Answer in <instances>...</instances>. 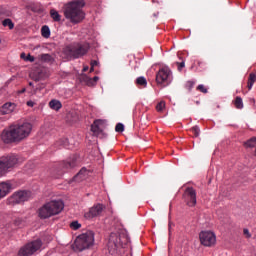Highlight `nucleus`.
<instances>
[{"mask_svg":"<svg viewBox=\"0 0 256 256\" xmlns=\"http://www.w3.org/2000/svg\"><path fill=\"white\" fill-rule=\"evenodd\" d=\"M31 131H33V124L29 121L20 120L1 132V141L5 145L21 143L31 135Z\"/></svg>","mask_w":256,"mask_h":256,"instance_id":"f257e3e1","label":"nucleus"},{"mask_svg":"<svg viewBox=\"0 0 256 256\" xmlns=\"http://www.w3.org/2000/svg\"><path fill=\"white\" fill-rule=\"evenodd\" d=\"M85 0H74L66 4L64 9V17L73 25H77L85 19Z\"/></svg>","mask_w":256,"mask_h":256,"instance_id":"f03ea898","label":"nucleus"},{"mask_svg":"<svg viewBox=\"0 0 256 256\" xmlns=\"http://www.w3.org/2000/svg\"><path fill=\"white\" fill-rule=\"evenodd\" d=\"M65 208V204L61 200H52L45 203L38 209V217L40 219H49L55 215H59Z\"/></svg>","mask_w":256,"mask_h":256,"instance_id":"7ed1b4c3","label":"nucleus"},{"mask_svg":"<svg viewBox=\"0 0 256 256\" xmlns=\"http://www.w3.org/2000/svg\"><path fill=\"white\" fill-rule=\"evenodd\" d=\"M95 245V233L91 230L86 231L85 233L77 236L73 249L74 251H85L87 249H91Z\"/></svg>","mask_w":256,"mask_h":256,"instance_id":"20e7f679","label":"nucleus"},{"mask_svg":"<svg viewBox=\"0 0 256 256\" xmlns=\"http://www.w3.org/2000/svg\"><path fill=\"white\" fill-rule=\"evenodd\" d=\"M88 43H74L66 46L64 48V53L71 59H79V57H83V55H87L89 51Z\"/></svg>","mask_w":256,"mask_h":256,"instance_id":"39448f33","label":"nucleus"},{"mask_svg":"<svg viewBox=\"0 0 256 256\" xmlns=\"http://www.w3.org/2000/svg\"><path fill=\"white\" fill-rule=\"evenodd\" d=\"M127 243V236L125 234L111 233L108 240V251L110 255H117V251Z\"/></svg>","mask_w":256,"mask_h":256,"instance_id":"423d86ee","label":"nucleus"},{"mask_svg":"<svg viewBox=\"0 0 256 256\" xmlns=\"http://www.w3.org/2000/svg\"><path fill=\"white\" fill-rule=\"evenodd\" d=\"M19 163V157L16 154H6L0 158V177H5L9 169H13Z\"/></svg>","mask_w":256,"mask_h":256,"instance_id":"0eeeda50","label":"nucleus"},{"mask_svg":"<svg viewBox=\"0 0 256 256\" xmlns=\"http://www.w3.org/2000/svg\"><path fill=\"white\" fill-rule=\"evenodd\" d=\"M43 242L41 239L34 240L22 246L18 251V256H31L41 249Z\"/></svg>","mask_w":256,"mask_h":256,"instance_id":"6e6552de","label":"nucleus"},{"mask_svg":"<svg viewBox=\"0 0 256 256\" xmlns=\"http://www.w3.org/2000/svg\"><path fill=\"white\" fill-rule=\"evenodd\" d=\"M173 81V73L171 69L164 67L158 71L156 74V82L158 85H163V87H167Z\"/></svg>","mask_w":256,"mask_h":256,"instance_id":"1a4fd4ad","label":"nucleus"},{"mask_svg":"<svg viewBox=\"0 0 256 256\" xmlns=\"http://www.w3.org/2000/svg\"><path fill=\"white\" fill-rule=\"evenodd\" d=\"M199 237L200 243L204 245V247H213L215 243H217V236L211 231L201 232Z\"/></svg>","mask_w":256,"mask_h":256,"instance_id":"9d476101","label":"nucleus"},{"mask_svg":"<svg viewBox=\"0 0 256 256\" xmlns=\"http://www.w3.org/2000/svg\"><path fill=\"white\" fill-rule=\"evenodd\" d=\"M183 197L188 207H195L197 205V191L193 187H187L184 191Z\"/></svg>","mask_w":256,"mask_h":256,"instance_id":"9b49d317","label":"nucleus"},{"mask_svg":"<svg viewBox=\"0 0 256 256\" xmlns=\"http://www.w3.org/2000/svg\"><path fill=\"white\" fill-rule=\"evenodd\" d=\"M105 210V206L103 204H96L92 206L87 212L84 213V218L88 221L91 219H95V217L101 216V213Z\"/></svg>","mask_w":256,"mask_h":256,"instance_id":"f8f14e48","label":"nucleus"},{"mask_svg":"<svg viewBox=\"0 0 256 256\" xmlns=\"http://www.w3.org/2000/svg\"><path fill=\"white\" fill-rule=\"evenodd\" d=\"M31 198V192L27 191H19L16 192L10 197L9 202L13 205H17L19 203H25V201H29Z\"/></svg>","mask_w":256,"mask_h":256,"instance_id":"ddd939ff","label":"nucleus"},{"mask_svg":"<svg viewBox=\"0 0 256 256\" xmlns=\"http://www.w3.org/2000/svg\"><path fill=\"white\" fill-rule=\"evenodd\" d=\"M105 129V120H95L91 125V131L96 136L99 137L103 130Z\"/></svg>","mask_w":256,"mask_h":256,"instance_id":"4468645a","label":"nucleus"},{"mask_svg":"<svg viewBox=\"0 0 256 256\" xmlns=\"http://www.w3.org/2000/svg\"><path fill=\"white\" fill-rule=\"evenodd\" d=\"M15 111V103L7 102L0 107L1 115H9Z\"/></svg>","mask_w":256,"mask_h":256,"instance_id":"2eb2a0df","label":"nucleus"},{"mask_svg":"<svg viewBox=\"0 0 256 256\" xmlns=\"http://www.w3.org/2000/svg\"><path fill=\"white\" fill-rule=\"evenodd\" d=\"M11 193V184L7 182H1L0 183V200L3 199V197H7Z\"/></svg>","mask_w":256,"mask_h":256,"instance_id":"dca6fc26","label":"nucleus"},{"mask_svg":"<svg viewBox=\"0 0 256 256\" xmlns=\"http://www.w3.org/2000/svg\"><path fill=\"white\" fill-rule=\"evenodd\" d=\"M61 165L63 169H73V167L77 166V159L75 157L69 158L63 161Z\"/></svg>","mask_w":256,"mask_h":256,"instance_id":"f3484780","label":"nucleus"},{"mask_svg":"<svg viewBox=\"0 0 256 256\" xmlns=\"http://www.w3.org/2000/svg\"><path fill=\"white\" fill-rule=\"evenodd\" d=\"M50 109H53L54 111H59L61 107H63V104H61V101L53 99L49 102Z\"/></svg>","mask_w":256,"mask_h":256,"instance_id":"a211bd4d","label":"nucleus"},{"mask_svg":"<svg viewBox=\"0 0 256 256\" xmlns=\"http://www.w3.org/2000/svg\"><path fill=\"white\" fill-rule=\"evenodd\" d=\"M50 17H51V19H53V21L55 22V23H59V22H61V14H59V12L57 11V10H55V9H51L50 10Z\"/></svg>","mask_w":256,"mask_h":256,"instance_id":"6ab92c4d","label":"nucleus"},{"mask_svg":"<svg viewBox=\"0 0 256 256\" xmlns=\"http://www.w3.org/2000/svg\"><path fill=\"white\" fill-rule=\"evenodd\" d=\"M85 175H87V169L82 168L77 175L74 176V181H83L85 179Z\"/></svg>","mask_w":256,"mask_h":256,"instance_id":"aec40b11","label":"nucleus"},{"mask_svg":"<svg viewBox=\"0 0 256 256\" xmlns=\"http://www.w3.org/2000/svg\"><path fill=\"white\" fill-rule=\"evenodd\" d=\"M255 81H256L255 73H250L249 78H248V84H247V88L249 91H251V89H253V85L255 84Z\"/></svg>","mask_w":256,"mask_h":256,"instance_id":"412c9836","label":"nucleus"},{"mask_svg":"<svg viewBox=\"0 0 256 256\" xmlns=\"http://www.w3.org/2000/svg\"><path fill=\"white\" fill-rule=\"evenodd\" d=\"M41 35L45 39H49L51 37V30L49 29V26H43L41 29Z\"/></svg>","mask_w":256,"mask_h":256,"instance_id":"4be33fe9","label":"nucleus"},{"mask_svg":"<svg viewBox=\"0 0 256 256\" xmlns=\"http://www.w3.org/2000/svg\"><path fill=\"white\" fill-rule=\"evenodd\" d=\"M2 25H3V27H9V29H14L15 28V24L9 18L4 19L2 21Z\"/></svg>","mask_w":256,"mask_h":256,"instance_id":"5701e85b","label":"nucleus"},{"mask_svg":"<svg viewBox=\"0 0 256 256\" xmlns=\"http://www.w3.org/2000/svg\"><path fill=\"white\" fill-rule=\"evenodd\" d=\"M40 60L44 63H51V61H53V57L50 54H41Z\"/></svg>","mask_w":256,"mask_h":256,"instance_id":"b1692460","label":"nucleus"},{"mask_svg":"<svg viewBox=\"0 0 256 256\" xmlns=\"http://www.w3.org/2000/svg\"><path fill=\"white\" fill-rule=\"evenodd\" d=\"M234 105L236 109H243V99L239 96L236 97L234 101Z\"/></svg>","mask_w":256,"mask_h":256,"instance_id":"393cba45","label":"nucleus"},{"mask_svg":"<svg viewBox=\"0 0 256 256\" xmlns=\"http://www.w3.org/2000/svg\"><path fill=\"white\" fill-rule=\"evenodd\" d=\"M136 84L141 85V87H147V79H145L143 76H140L136 79Z\"/></svg>","mask_w":256,"mask_h":256,"instance_id":"a878e982","label":"nucleus"},{"mask_svg":"<svg viewBox=\"0 0 256 256\" xmlns=\"http://www.w3.org/2000/svg\"><path fill=\"white\" fill-rule=\"evenodd\" d=\"M244 145H245V147H250V148L255 147L256 146V137L249 139L248 141H246L244 143Z\"/></svg>","mask_w":256,"mask_h":256,"instance_id":"bb28decb","label":"nucleus"},{"mask_svg":"<svg viewBox=\"0 0 256 256\" xmlns=\"http://www.w3.org/2000/svg\"><path fill=\"white\" fill-rule=\"evenodd\" d=\"M163 109H165V101H161L156 105V111L158 113H163Z\"/></svg>","mask_w":256,"mask_h":256,"instance_id":"cd10ccee","label":"nucleus"},{"mask_svg":"<svg viewBox=\"0 0 256 256\" xmlns=\"http://www.w3.org/2000/svg\"><path fill=\"white\" fill-rule=\"evenodd\" d=\"M70 229H73V231H77V229H81V224L79 223V221H73L70 224Z\"/></svg>","mask_w":256,"mask_h":256,"instance_id":"c85d7f7f","label":"nucleus"},{"mask_svg":"<svg viewBox=\"0 0 256 256\" xmlns=\"http://www.w3.org/2000/svg\"><path fill=\"white\" fill-rule=\"evenodd\" d=\"M115 131L116 133H123V131H125V126L123 123L116 124Z\"/></svg>","mask_w":256,"mask_h":256,"instance_id":"c756f323","label":"nucleus"},{"mask_svg":"<svg viewBox=\"0 0 256 256\" xmlns=\"http://www.w3.org/2000/svg\"><path fill=\"white\" fill-rule=\"evenodd\" d=\"M190 131L193 133L194 137H199V133H201L199 126L192 127Z\"/></svg>","mask_w":256,"mask_h":256,"instance_id":"7c9ffc66","label":"nucleus"},{"mask_svg":"<svg viewBox=\"0 0 256 256\" xmlns=\"http://www.w3.org/2000/svg\"><path fill=\"white\" fill-rule=\"evenodd\" d=\"M68 119L72 117V123H75V121H79V116H77V113H69L67 115Z\"/></svg>","mask_w":256,"mask_h":256,"instance_id":"2f4dec72","label":"nucleus"},{"mask_svg":"<svg viewBox=\"0 0 256 256\" xmlns=\"http://www.w3.org/2000/svg\"><path fill=\"white\" fill-rule=\"evenodd\" d=\"M193 87H195V82L194 81H188L186 83V89H188V91H191V89H193Z\"/></svg>","mask_w":256,"mask_h":256,"instance_id":"473e14b6","label":"nucleus"},{"mask_svg":"<svg viewBox=\"0 0 256 256\" xmlns=\"http://www.w3.org/2000/svg\"><path fill=\"white\" fill-rule=\"evenodd\" d=\"M197 91H200L201 93H207V88L203 84H200L197 86Z\"/></svg>","mask_w":256,"mask_h":256,"instance_id":"72a5a7b5","label":"nucleus"},{"mask_svg":"<svg viewBox=\"0 0 256 256\" xmlns=\"http://www.w3.org/2000/svg\"><path fill=\"white\" fill-rule=\"evenodd\" d=\"M25 61H30V63H33L35 61V57L31 54H28V57L25 58Z\"/></svg>","mask_w":256,"mask_h":256,"instance_id":"f704fd0d","label":"nucleus"},{"mask_svg":"<svg viewBox=\"0 0 256 256\" xmlns=\"http://www.w3.org/2000/svg\"><path fill=\"white\" fill-rule=\"evenodd\" d=\"M178 65V71H182V69L185 67V62H177L176 63Z\"/></svg>","mask_w":256,"mask_h":256,"instance_id":"c9c22d12","label":"nucleus"},{"mask_svg":"<svg viewBox=\"0 0 256 256\" xmlns=\"http://www.w3.org/2000/svg\"><path fill=\"white\" fill-rule=\"evenodd\" d=\"M243 233H244V235H246V237L249 239V238H251V234L249 233V229H244L243 230Z\"/></svg>","mask_w":256,"mask_h":256,"instance_id":"e433bc0d","label":"nucleus"},{"mask_svg":"<svg viewBox=\"0 0 256 256\" xmlns=\"http://www.w3.org/2000/svg\"><path fill=\"white\" fill-rule=\"evenodd\" d=\"M26 105H27L28 107H35V102L29 100V101H27Z\"/></svg>","mask_w":256,"mask_h":256,"instance_id":"4c0bfd02","label":"nucleus"},{"mask_svg":"<svg viewBox=\"0 0 256 256\" xmlns=\"http://www.w3.org/2000/svg\"><path fill=\"white\" fill-rule=\"evenodd\" d=\"M97 65H98L97 60H93V61L91 62V66H92V67H95V66H97Z\"/></svg>","mask_w":256,"mask_h":256,"instance_id":"58836bf2","label":"nucleus"},{"mask_svg":"<svg viewBox=\"0 0 256 256\" xmlns=\"http://www.w3.org/2000/svg\"><path fill=\"white\" fill-rule=\"evenodd\" d=\"M25 91H27V90L25 88H23L22 90H19L18 93H19V95H21V94L25 93Z\"/></svg>","mask_w":256,"mask_h":256,"instance_id":"ea45409f","label":"nucleus"},{"mask_svg":"<svg viewBox=\"0 0 256 256\" xmlns=\"http://www.w3.org/2000/svg\"><path fill=\"white\" fill-rule=\"evenodd\" d=\"M93 81H95V83H97V81H99V76H94Z\"/></svg>","mask_w":256,"mask_h":256,"instance_id":"a19ab883","label":"nucleus"},{"mask_svg":"<svg viewBox=\"0 0 256 256\" xmlns=\"http://www.w3.org/2000/svg\"><path fill=\"white\" fill-rule=\"evenodd\" d=\"M20 57H21V59H27V57H25V53H22L21 55H20Z\"/></svg>","mask_w":256,"mask_h":256,"instance_id":"79ce46f5","label":"nucleus"},{"mask_svg":"<svg viewBox=\"0 0 256 256\" xmlns=\"http://www.w3.org/2000/svg\"><path fill=\"white\" fill-rule=\"evenodd\" d=\"M94 67L93 66H91V68H90V73H92V71H94V69H93Z\"/></svg>","mask_w":256,"mask_h":256,"instance_id":"37998d69","label":"nucleus"},{"mask_svg":"<svg viewBox=\"0 0 256 256\" xmlns=\"http://www.w3.org/2000/svg\"><path fill=\"white\" fill-rule=\"evenodd\" d=\"M29 85H30V87H31V86L33 85V82H30Z\"/></svg>","mask_w":256,"mask_h":256,"instance_id":"c03bdc74","label":"nucleus"},{"mask_svg":"<svg viewBox=\"0 0 256 256\" xmlns=\"http://www.w3.org/2000/svg\"><path fill=\"white\" fill-rule=\"evenodd\" d=\"M198 65H201V62H198Z\"/></svg>","mask_w":256,"mask_h":256,"instance_id":"a18cd8bd","label":"nucleus"},{"mask_svg":"<svg viewBox=\"0 0 256 256\" xmlns=\"http://www.w3.org/2000/svg\"><path fill=\"white\" fill-rule=\"evenodd\" d=\"M84 71H87V68H84Z\"/></svg>","mask_w":256,"mask_h":256,"instance_id":"49530a36","label":"nucleus"},{"mask_svg":"<svg viewBox=\"0 0 256 256\" xmlns=\"http://www.w3.org/2000/svg\"><path fill=\"white\" fill-rule=\"evenodd\" d=\"M0 43H1V40H0Z\"/></svg>","mask_w":256,"mask_h":256,"instance_id":"de8ad7c7","label":"nucleus"}]
</instances>
